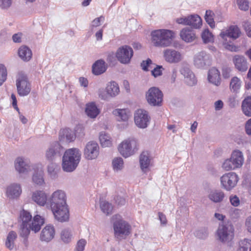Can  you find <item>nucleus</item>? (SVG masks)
I'll list each match as a JSON object with an SVG mask.
<instances>
[{
  "label": "nucleus",
  "instance_id": "obj_29",
  "mask_svg": "<svg viewBox=\"0 0 251 251\" xmlns=\"http://www.w3.org/2000/svg\"><path fill=\"white\" fill-rule=\"evenodd\" d=\"M32 216L30 213L23 209L19 214L18 221L20 225H31L30 223L31 221Z\"/></svg>",
  "mask_w": 251,
  "mask_h": 251
},
{
  "label": "nucleus",
  "instance_id": "obj_4",
  "mask_svg": "<svg viewBox=\"0 0 251 251\" xmlns=\"http://www.w3.org/2000/svg\"><path fill=\"white\" fill-rule=\"evenodd\" d=\"M44 223V220L42 217L38 215L35 216L32 221L31 225H20V236L26 238L31 230L35 233L38 232Z\"/></svg>",
  "mask_w": 251,
  "mask_h": 251
},
{
  "label": "nucleus",
  "instance_id": "obj_20",
  "mask_svg": "<svg viewBox=\"0 0 251 251\" xmlns=\"http://www.w3.org/2000/svg\"><path fill=\"white\" fill-rule=\"evenodd\" d=\"M233 61L235 68L241 72H245L248 69L247 61L242 55H236L233 57Z\"/></svg>",
  "mask_w": 251,
  "mask_h": 251
},
{
  "label": "nucleus",
  "instance_id": "obj_31",
  "mask_svg": "<svg viewBox=\"0 0 251 251\" xmlns=\"http://www.w3.org/2000/svg\"><path fill=\"white\" fill-rule=\"evenodd\" d=\"M112 113L118 117V121H126L129 117V112L126 109H116Z\"/></svg>",
  "mask_w": 251,
  "mask_h": 251
},
{
  "label": "nucleus",
  "instance_id": "obj_22",
  "mask_svg": "<svg viewBox=\"0 0 251 251\" xmlns=\"http://www.w3.org/2000/svg\"><path fill=\"white\" fill-rule=\"evenodd\" d=\"M208 79L209 81L216 86L221 83L220 73L215 67L211 68L208 72Z\"/></svg>",
  "mask_w": 251,
  "mask_h": 251
},
{
  "label": "nucleus",
  "instance_id": "obj_24",
  "mask_svg": "<svg viewBox=\"0 0 251 251\" xmlns=\"http://www.w3.org/2000/svg\"><path fill=\"white\" fill-rule=\"evenodd\" d=\"M230 159L233 162L236 169L241 167L244 162L243 154L239 150H236L232 152Z\"/></svg>",
  "mask_w": 251,
  "mask_h": 251
},
{
  "label": "nucleus",
  "instance_id": "obj_11",
  "mask_svg": "<svg viewBox=\"0 0 251 251\" xmlns=\"http://www.w3.org/2000/svg\"><path fill=\"white\" fill-rule=\"evenodd\" d=\"M150 117L148 112L143 109H138L134 114V121L137 126L140 128H146L149 122Z\"/></svg>",
  "mask_w": 251,
  "mask_h": 251
},
{
  "label": "nucleus",
  "instance_id": "obj_40",
  "mask_svg": "<svg viewBox=\"0 0 251 251\" xmlns=\"http://www.w3.org/2000/svg\"><path fill=\"white\" fill-rule=\"evenodd\" d=\"M214 13L210 10H206L204 16V19L207 24L211 27L214 28L215 26V23L214 20Z\"/></svg>",
  "mask_w": 251,
  "mask_h": 251
},
{
  "label": "nucleus",
  "instance_id": "obj_30",
  "mask_svg": "<svg viewBox=\"0 0 251 251\" xmlns=\"http://www.w3.org/2000/svg\"><path fill=\"white\" fill-rule=\"evenodd\" d=\"M18 54L22 60L25 61H28L31 58L32 53L29 48L23 46L19 48Z\"/></svg>",
  "mask_w": 251,
  "mask_h": 251
},
{
  "label": "nucleus",
  "instance_id": "obj_60",
  "mask_svg": "<svg viewBox=\"0 0 251 251\" xmlns=\"http://www.w3.org/2000/svg\"><path fill=\"white\" fill-rule=\"evenodd\" d=\"M245 129L247 134L251 135V118L248 120L246 122Z\"/></svg>",
  "mask_w": 251,
  "mask_h": 251
},
{
  "label": "nucleus",
  "instance_id": "obj_7",
  "mask_svg": "<svg viewBox=\"0 0 251 251\" xmlns=\"http://www.w3.org/2000/svg\"><path fill=\"white\" fill-rule=\"evenodd\" d=\"M239 180L237 175L233 172L228 173L221 177L222 187L227 191L231 190L237 184Z\"/></svg>",
  "mask_w": 251,
  "mask_h": 251
},
{
  "label": "nucleus",
  "instance_id": "obj_42",
  "mask_svg": "<svg viewBox=\"0 0 251 251\" xmlns=\"http://www.w3.org/2000/svg\"><path fill=\"white\" fill-rule=\"evenodd\" d=\"M60 237L64 242L69 243L72 237L71 230L68 228L63 229L61 232Z\"/></svg>",
  "mask_w": 251,
  "mask_h": 251
},
{
  "label": "nucleus",
  "instance_id": "obj_21",
  "mask_svg": "<svg viewBox=\"0 0 251 251\" xmlns=\"http://www.w3.org/2000/svg\"><path fill=\"white\" fill-rule=\"evenodd\" d=\"M151 158L148 151H143L140 155L139 162L141 169L146 172L150 165Z\"/></svg>",
  "mask_w": 251,
  "mask_h": 251
},
{
  "label": "nucleus",
  "instance_id": "obj_45",
  "mask_svg": "<svg viewBox=\"0 0 251 251\" xmlns=\"http://www.w3.org/2000/svg\"><path fill=\"white\" fill-rule=\"evenodd\" d=\"M100 207L102 211L107 215L111 213L113 210L112 205L106 201L101 202Z\"/></svg>",
  "mask_w": 251,
  "mask_h": 251
},
{
  "label": "nucleus",
  "instance_id": "obj_62",
  "mask_svg": "<svg viewBox=\"0 0 251 251\" xmlns=\"http://www.w3.org/2000/svg\"><path fill=\"white\" fill-rule=\"evenodd\" d=\"M158 216L161 223L164 225L166 224L167 221L165 215L161 212H159Z\"/></svg>",
  "mask_w": 251,
  "mask_h": 251
},
{
  "label": "nucleus",
  "instance_id": "obj_53",
  "mask_svg": "<svg viewBox=\"0 0 251 251\" xmlns=\"http://www.w3.org/2000/svg\"><path fill=\"white\" fill-rule=\"evenodd\" d=\"M163 68L162 66H157L151 71V74L154 77L161 75L162 73Z\"/></svg>",
  "mask_w": 251,
  "mask_h": 251
},
{
  "label": "nucleus",
  "instance_id": "obj_33",
  "mask_svg": "<svg viewBox=\"0 0 251 251\" xmlns=\"http://www.w3.org/2000/svg\"><path fill=\"white\" fill-rule=\"evenodd\" d=\"M202 25V20L198 15L189 16V25H191L195 28L201 27Z\"/></svg>",
  "mask_w": 251,
  "mask_h": 251
},
{
  "label": "nucleus",
  "instance_id": "obj_9",
  "mask_svg": "<svg viewBox=\"0 0 251 251\" xmlns=\"http://www.w3.org/2000/svg\"><path fill=\"white\" fill-rule=\"evenodd\" d=\"M217 234L220 240L222 242H228L233 238L234 230L231 226L220 225L217 230Z\"/></svg>",
  "mask_w": 251,
  "mask_h": 251
},
{
  "label": "nucleus",
  "instance_id": "obj_38",
  "mask_svg": "<svg viewBox=\"0 0 251 251\" xmlns=\"http://www.w3.org/2000/svg\"><path fill=\"white\" fill-rule=\"evenodd\" d=\"M241 86V80L236 76L232 78L229 85V88L231 91L237 93Z\"/></svg>",
  "mask_w": 251,
  "mask_h": 251
},
{
  "label": "nucleus",
  "instance_id": "obj_19",
  "mask_svg": "<svg viewBox=\"0 0 251 251\" xmlns=\"http://www.w3.org/2000/svg\"><path fill=\"white\" fill-rule=\"evenodd\" d=\"M55 235V230L52 226H46L42 230L40 234V239L42 241L49 242L52 240Z\"/></svg>",
  "mask_w": 251,
  "mask_h": 251
},
{
  "label": "nucleus",
  "instance_id": "obj_37",
  "mask_svg": "<svg viewBox=\"0 0 251 251\" xmlns=\"http://www.w3.org/2000/svg\"><path fill=\"white\" fill-rule=\"evenodd\" d=\"M106 89L107 94L112 97L117 95L120 91L118 84L115 82H110Z\"/></svg>",
  "mask_w": 251,
  "mask_h": 251
},
{
  "label": "nucleus",
  "instance_id": "obj_17",
  "mask_svg": "<svg viewBox=\"0 0 251 251\" xmlns=\"http://www.w3.org/2000/svg\"><path fill=\"white\" fill-rule=\"evenodd\" d=\"M63 148L58 142L52 144L46 152V157L48 160H51L53 157L63 151Z\"/></svg>",
  "mask_w": 251,
  "mask_h": 251
},
{
  "label": "nucleus",
  "instance_id": "obj_12",
  "mask_svg": "<svg viewBox=\"0 0 251 251\" xmlns=\"http://www.w3.org/2000/svg\"><path fill=\"white\" fill-rule=\"evenodd\" d=\"M55 218L61 222H66L69 219V211L67 204L51 208Z\"/></svg>",
  "mask_w": 251,
  "mask_h": 251
},
{
  "label": "nucleus",
  "instance_id": "obj_58",
  "mask_svg": "<svg viewBox=\"0 0 251 251\" xmlns=\"http://www.w3.org/2000/svg\"><path fill=\"white\" fill-rule=\"evenodd\" d=\"M11 4V0H0V6L2 8H7Z\"/></svg>",
  "mask_w": 251,
  "mask_h": 251
},
{
  "label": "nucleus",
  "instance_id": "obj_51",
  "mask_svg": "<svg viewBox=\"0 0 251 251\" xmlns=\"http://www.w3.org/2000/svg\"><path fill=\"white\" fill-rule=\"evenodd\" d=\"M86 241L85 239H81L79 240L76 245L75 249L76 251H83L86 245Z\"/></svg>",
  "mask_w": 251,
  "mask_h": 251
},
{
  "label": "nucleus",
  "instance_id": "obj_28",
  "mask_svg": "<svg viewBox=\"0 0 251 251\" xmlns=\"http://www.w3.org/2000/svg\"><path fill=\"white\" fill-rule=\"evenodd\" d=\"M106 67L105 62L102 60H98L92 66L93 73L95 75H100L105 72Z\"/></svg>",
  "mask_w": 251,
  "mask_h": 251
},
{
  "label": "nucleus",
  "instance_id": "obj_14",
  "mask_svg": "<svg viewBox=\"0 0 251 251\" xmlns=\"http://www.w3.org/2000/svg\"><path fill=\"white\" fill-rule=\"evenodd\" d=\"M99 154V147L95 142H88L85 148L84 155L88 160L96 159Z\"/></svg>",
  "mask_w": 251,
  "mask_h": 251
},
{
  "label": "nucleus",
  "instance_id": "obj_6",
  "mask_svg": "<svg viewBox=\"0 0 251 251\" xmlns=\"http://www.w3.org/2000/svg\"><path fill=\"white\" fill-rule=\"evenodd\" d=\"M163 96L161 91L155 87L150 88L146 94L148 102L153 106L160 105L163 100Z\"/></svg>",
  "mask_w": 251,
  "mask_h": 251
},
{
  "label": "nucleus",
  "instance_id": "obj_1",
  "mask_svg": "<svg viewBox=\"0 0 251 251\" xmlns=\"http://www.w3.org/2000/svg\"><path fill=\"white\" fill-rule=\"evenodd\" d=\"M151 41L156 47H166L169 46L174 37V32L169 29H160L151 31Z\"/></svg>",
  "mask_w": 251,
  "mask_h": 251
},
{
  "label": "nucleus",
  "instance_id": "obj_3",
  "mask_svg": "<svg viewBox=\"0 0 251 251\" xmlns=\"http://www.w3.org/2000/svg\"><path fill=\"white\" fill-rule=\"evenodd\" d=\"M114 221L113 228L116 238L121 239L125 238L130 233L131 226L126 222L121 219L119 215H115L112 217Z\"/></svg>",
  "mask_w": 251,
  "mask_h": 251
},
{
  "label": "nucleus",
  "instance_id": "obj_55",
  "mask_svg": "<svg viewBox=\"0 0 251 251\" xmlns=\"http://www.w3.org/2000/svg\"><path fill=\"white\" fill-rule=\"evenodd\" d=\"M229 200H230L231 204L233 206L236 207V206H238L239 205L240 201L239 198L237 196H236V195L231 196L230 197Z\"/></svg>",
  "mask_w": 251,
  "mask_h": 251
},
{
  "label": "nucleus",
  "instance_id": "obj_46",
  "mask_svg": "<svg viewBox=\"0 0 251 251\" xmlns=\"http://www.w3.org/2000/svg\"><path fill=\"white\" fill-rule=\"evenodd\" d=\"M222 168L226 171H228L236 169L231 159L230 158L226 159L222 164Z\"/></svg>",
  "mask_w": 251,
  "mask_h": 251
},
{
  "label": "nucleus",
  "instance_id": "obj_10",
  "mask_svg": "<svg viewBox=\"0 0 251 251\" xmlns=\"http://www.w3.org/2000/svg\"><path fill=\"white\" fill-rule=\"evenodd\" d=\"M49 201L51 208L62 205H66L67 204L66 194L62 190H57L52 193Z\"/></svg>",
  "mask_w": 251,
  "mask_h": 251
},
{
  "label": "nucleus",
  "instance_id": "obj_16",
  "mask_svg": "<svg viewBox=\"0 0 251 251\" xmlns=\"http://www.w3.org/2000/svg\"><path fill=\"white\" fill-rule=\"evenodd\" d=\"M164 57L165 60L170 63H177L182 59L179 52L171 49H167L164 51Z\"/></svg>",
  "mask_w": 251,
  "mask_h": 251
},
{
  "label": "nucleus",
  "instance_id": "obj_54",
  "mask_svg": "<svg viewBox=\"0 0 251 251\" xmlns=\"http://www.w3.org/2000/svg\"><path fill=\"white\" fill-rule=\"evenodd\" d=\"M152 65V61L150 59H148L146 61H143L141 63V67L142 69L144 71L149 70V68H151Z\"/></svg>",
  "mask_w": 251,
  "mask_h": 251
},
{
  "label": "nucleus",
  "instance_id": "obj_18",
  "mask_svg": "<svg viewBox=\"0 0 251 251\" xmlns=\"http://www.w3.org/2000/svg\"><path fill=\"white\" fill-rule=\"evenodd\" d=\"M75 133L69 128L62 129L60 131L59 139L60 142H66L69 143L75 139Z\"/></svg>",
  "mask_w": 251,
  "mask_h": 251
},
{
  "label": "nucleus",
  "instance_id": "obj_48",
  "mask_svg": "<svg viewBox=\"0 0 251 251\" xmlns=\"http://www.w3.org/2000/svg\"><path fill=\"white\" fill-rule=\"evenodd\" d=\"M7 77V70L4 65L0 64V86L5 81Z\"/></svg>",
  "mask_w": 251,
  "mask_h": 251
},
{
  "label": "nucleus",
  "instance_id": "obj_35",
  "mask_svg": "<svg viewBox=\"0 0 251 251\" xmlns=\"http://www.w3.org/2000/svg\"><path fill=\"white\" fill-rule=\"evenodd\" d=\"M99 139L102 147H110L112 146L111 138L105 132L100 133Z\"/></svg>",
  "mask_w": 251,
  "mask_h": 251
},
{
  "label": "nucleus",
  "instance_id": "obj_5",
  "mask_svg": "<svg viewBox=\"0 0 251 251\" xmlns=\"http://www.w3.org/2000/svg\"><path fill=\"white\" fill-rule=\"evenodd\" d=\"M139 144L137 140L130 138L124 140L118 146V151L124 157H128L133 154L138 150Z\"/></svg>",
  "mask_w": 251,
  "mask_h": 251
},
{
  "label": "nucleus",
  "instance_id": "obj_32",
  "mask_svg": "<svg viewBox=\"0 0 251 251\" xmlns=\"http://www.w3.org/2000/svg\"><path fill=\"white\" fill-rule=\"evenodd\" d=\"M241 108L246 116L251 117V97H247L243 100Z\"/></svg>",
  "mask_w": 251,
  "mask_h": 251
},
{
  "label": "nucleus",
  "instance_id": "obj_15",
  "mask_svg": "<svg viewBox=\"0 0 251 251\" xmlns=\"http://www.w3.org/2000/svg\"><path fill=\"white\" fill-rule=\"evenodd\" d=\"M240 29L237 25H230L226 30H223L220 36L223 40H226L227 37L235 40L240 36Z\"/></svg>",
  "mask_w": 251,
  "mask_h": 251
},
{
  "label": "nucleus",
  "instance_id": "obj_39",
  "mask_svg": "<svg viewBox=\"0 0 251 251\" xmlns=\"http://www.w3.org/2000/svg\"><path fill=\"white\" fill-rule=\"evenodd\" d=\"M25 164L22 158L18 157L16 159L15 163V167L16 170L20 173H24L26 170Z\"/></svg>",
  "mask_w": 251,
  "mask_h": 251
},
{
  "label": "nucleus",
  "instance_id": "obj_36",
  "mask_svg": "<svg viewBox=\"0 0 251 251\" xmlns=\"http://www.w3.org/2000/svg\"><path fill=\"white\" fill-rule=\"evenodd\" d=\"M17 238V234L14 231H11L8 234L5 242L6 247L9 250H12L14 247V241Z\"/></svg>",
  "mask_w": 251,
  "mask_h": 251
},
{
  "label": "nucleus",
  "instance_id": "obj_52",
  "mask_svg": "<svg viewBox=\"0 0 251 251\" xmlns=\"http://www.w3.org/2000/svg\"><path fill=\"white\" fill-rule=\"evenodd\" d=\"M194 62L198 66H202L205 64L204 57L201 54H199L195 57Z\"/></svg>",
  "mask_w": 251,
  "mask_h": 251
},
{
  "label": "nucleus",
  "instance_id": "obj_57",
  "mask_svg": "<svg viewBox=\"0 0 251 251\" xmlns=\"http://www.w3.org/2000/svg\"><path fill=\"white\" fill-rule=\"evenodd\" d=\"M189 16L179 18L176 19V22L178 24L189 25Z\"/></svg>",
  "mask_w": 251,
  "mask_h": 251
},
{
  "label": "nucleus",
  "instance_id": "obj_41",
  "mask_svg": "<svg viewBox=\"0 0 251 251\" xmlns=\"http://www.w3.org/2000/svg\"><path fill=\"white\" fill-rule=\"evenodd\" d=\"M237 251H251V240L245 239L241 241Z\"/></svg>",
  "mask_w": 251,
  "mask_h": 251
},
{
  "label": "nucleus",
  "instance_id": "obj_50",
  "mask_svg": "<svg viewBox=\"0 0 251 251\" xmlns=\"http://www.w3.org/2000/svg\"><path fill=\"white\" fill-rule=\"evenodd\" d=\"M223 45L224 48L227 50L235 52H236L238 50V48L237 47L235 46L232 43H229L227 42V40H224Z\"/></svg>",
  "mask_w": 251,
  "mask_h": 251
},
{
  "label": "nucleus",
  "instance_id": "obj_61",
  "mask_svg": "<svg viewBox=\"0 0 251 251\" xmlns=\"http://www.w3.org/2000/svg\"><path fill=\"white\" fill-rule=\"evenodd\" d=\"M11 99L12 100V105L14 107V108L17 111H18V112L19 113V109L18 108V106H17V99H16V97L15 96V95L14 94H12L11 95Z\"/></svg>",
  "mask_w": 251,
  "mask_h": 251
},
{
  "label": "nucleus",
  "instance_id": "obj_64",
  "mask_svg": "<svg viewBox=\"0 0 251 251\" xmlns=\"http://www.w3.org/2000/svg\"><path fill=\"white\" fill-rule=\"evenodd\" d=\"M244 28L247 35L251 38V25L246 24L244 26Z\"/></svg>",
  "mask_w": 251,
  "mask_h": 251
},
{
  "label": "nucleus",
  "instance_id": "obj_25",
  "mask_svg": "<svg viewBox=\"0 0 251 251\" xmlns=\"http://www.w3.org/2000/svg\"><path fill=\"white\" fill-rule=\"evenodd\" d=\"M180 36L181 39L186 42H191L196 38L194 30L189 28H183L180 31Z\"/></svg>",
  "mask_w": 251,
  "mask_h": 251
},
{
  "label": "nucleus",
  "instance_id": "obj_44",
  "mask_svg": "<svg viewBox=\"0 0 251 251\" xmlns=\"http://www.w3.org/2000/svg\"><path fill=\"white\" fill-rule=\"evenodd\" d=\"M43 171L40 170L39 172L33 176L32 179L33 182L39 185H42L44 184V180L43 177Z\"/></svg>",
  "mask_w": 251,
  "mask_h": 251
},
{
  "label": "nucleus",
  "instance_id": "obj_43",
  "mask_svg": "<svg viewBox=\"0 0 251 251\" xmlns=\"http://www.w3.org/2000/svg\"><path fill=\"white\" fill-rule=\"evenodd\" d=\"M113 168L118 171L122 169L124 166V161L121 157L115 158L112 161Z\"/></svg>",
  "mask_w": 251,
  "mask_h": 251
},
{
  "label": "nucleus",
  "instance_id": "obj_56",
  "mask_svg": "<svg viewBox=\"0 0 251 251\" xmlns=\"http://www.w3.org/2000/svg\"><path fill=\"white\" fill-rule=\"evenodd\" d=\"M104 17L102 16L95 19L92 22V24L91 25L92 28H93V27H96L100 26V22L101 21H104Z\"/></svg>",
  "mask_w": 251,
  "mask_h": 251
},
{
  "label": "nucleus",
  "instance_id": "obj_59",
  "mask_svg": "<svg viewBox=\"0 0 251 251\" xmlns=\"http://www.w3.org/2000/svg\"><path fill=\"white\" fill-rule=\"evenodd\" d=\"M22 33L21 32L14 34L12 36L13 41L15 43H20L22 41Z\"/></svg>",
  "mask_w": 251,
  "mask_h": 251
},
{
  "label": "nucleus",
  "instance_id": "obj_27",
  "mask_svg": "<svg viewBox=\"0 0 251 251\" xmlns=\"http://www.w3.org/2000/svg\"><path fill=\"white\" fill-rule=\"evenodd\" d=\"M22 192L21 186L18 184H12L8 186L6 190V195L10 198L19 197Z\"/></svg>",
  "mask_w": 251,
  "mask_h": 251
},
{
  "label": "nucleus",
  "instance_id": "obj_23",
  "mask_svg": "<svg viewBox=\"0 0 251 251\" xmlns=\"http://www.w3.org/2000/svg\"><path fill=\"white\" fill-rule=\"evenodd\" d=\"M32 199L38 205L44 206L47 202V196L43 191H36L33 193Z\"/></svg>",
  "mask_w": 251,
  "mask_h": 251
},
{
  "label": "nucleus",
  "instance_id": "obj_47",
  "mask_svg": "<svg viewBox=\"0 0 251 251\" xmlns=\"http://www.w3.org/2000/svg\"><path fill=\"white\" fill-rule=\"evenodd\" d=\"M201 37L205 43H209L213 41V36L208 29L203 30L201 34Z\"/></svg>",
  "mask_w": 251,
  "mask_h": 251
},
{
  "label": "nucleus",
  "instance_id": "obj_63",
  "mask_svg": "<svg viewBox=\"0 0 251 251\" xmlns=\"http://www.w3.org/2000/svg\"><path fill=\"white\" fill-rule=\"evenodd\" d=\"M245 225L248 231L251 232V217H249L246 219Z\"/></svg>",
  "mask_w": 251,
  "mask_h": 251
},
{
  "label": "nucleus",
  "instance_id": "obj_49",
  "mask_svg": "<svg viewBox=\"0 0 251 251\" xmlns=\"http://www.w3.org/2000/svg\"><path fill=\"white\" fill-rule=\"evenodd\" d=\"M237 3L240 9L244 11L249 9V1L247 0H237Z\"/></svg>",
  "mask_w": 251,
  "mask_h": 251
},
{
  "label": "nucleus",
  "instance_id": "obj_26",
  "mask_svg": "<svg viewBox=\"0 0 251 251\" xmlns=\"http://www.w3.org/2000/svg\"><path fill=\"white\" fill-rule=\"evenodd\" d=\"M85 112L91 118H96L100 113V109L94 102H90L86 104Z\"/></svg>",
  "mask_w": 251,
  "mask_h": 251
},
{
  "label": "nucleus",
  "instance_id": "obj_8",
  "mask_svg": "<svg viewBox=\"0 0 251 251\" xmlns=\"http://www.w3.org/2000/svg\"><path fill=\"white\" fill-rule=\"evenodd\" d=\"M18 94L21 96L28 95L30 92V85L26 75L19 74L16 82Z\"/></svg>",
  "mask_w": 251,
  "mask_h": 251
},
{
  "label": "nucleus",
  "instance_id": "obj_13",
  "mask_svg": "<svg viewBox=\"0 0 251 251\" xmlns=\"http://www.w3.org/2000/svg\"><path fill=\"white\" fill-rule=\"evenodd\" d=\"M133 50L128 46H124L120 48L117 51L116 56L119 61L126 64L129 62L133 56Z\"/></svg>",
  "mask_w": 251,
  "mask_h": 251
},
{
  "label": "nucleus",
  "instance_id": "obj_34",
  "mask_svg": "<svg viewBox=\"0 0 251 251\" xmlns=\"http://www.w3.org/2000/svg\"><path fill=\"white\" fill-rule=\"evenodd\" d=\"M209 199L213 202H219L223 201L225 197L224 192L220 191L211 192L209 195Z\"/></svg>",
  "mask_w": 251,
  "mask_h": 251
},
{
  "label": "nucleus",
  "instance_id": "obj_2",
  "mask_svg": "<svg viewBox=\"0 0 251 251\" xmlns=\"http://www.w3.org/2000/svg\"><path fill=\"white\" fill-rule=\"evenodd\" d=\"M81 158L80 151L75 148L67 150L63 156L62 168L65 171L72 172L77 166Z\"/></svg>",
  "mask_w": 251,
  "mask_h": 251
}]
</instances>
